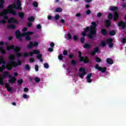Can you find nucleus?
Instances as JSON below:
<instances>
[{"label":"nucleus","instance_id":"obj_47","mask_svg":"<svg viewBox=\"0 0 126 126\" xmlns=\"http://www.w3.org/2000/svg\"><path fill=\"white\" fill-rule=\"evenodd\" d=\"M32 5L34 7H38V2H37L36 1L33 2V3H32Z\"/></svg>","mask_w":126,"mask_h":126},{"label":"nucleus","instance_id":"obj_36","mask_svg":"<svg viewBox=\"0 0 126 126\" xmlns=\"http://www.w3.org/2000/svg\"><path fill=\"white\" fill-rule=\"evenodd\" d=\"M108 20H111V19H113V14L111 13H109L108 15Z\"/></svg>","mask_w":126,"mask_h":126},{"label":"nucleus","instance_id":"obj_28","mask_svg":"<svg viewBox=\"0 0 126 126\" xmlns=\"http://www.w3.org/2000/svg\"><path fill=\"white\" fill-rule=\"evenodd\" d=\"M33 47V42L32 41H31L30 42V44L28 45L27 46V48L28 49H32V48Z\"/></svg>","mask_w":126,"mask_h":126},{"label":"nucleus","instance_id":"obj_45","mask_svg":"<svg viewBox=\"0 0 126 126\" xmlns=\"http://www.w3.org/2000/svg\"><path fill=\"white\" fill-rule=\"evenodd\" d=\"M40 81L41 80H40V78H39L38 77H36L34 78V81L37 83L40 82Z\"/></svg>","mask_w":126,"mask_h":126},{"label":"nucleus","instance_id":"obj_26","mask_svg":"<svg viewBox=\"0 0 126 126\" xmlns=\"http://www.w3.org/2000/svg\"><path fill=\"white\" fill-rule=\"evenodd\" d=\"M4 3L3 0H0V9H2L4 7V5H3Z\"/></svg>","mask_w":126,"mask_h":126},{"label":"nucleus","instance_id":"obj_1","mask_svg":"<svg viewBox=\"0 0 126 126\" xmlns=\"http://www.w3.org/2000/svg\"><path fill=\"white\" fill-rule=\"evenodd\" d=\"M92 26L89 27H87L84 30L82 33V35L84 36H87L89 39L92 40L96 35H97V31H96V27H97V24L96 22H92Z\"/></svg>","mask_w":126,"mask_h":126},{"label":"nucleus","instance_id":"obj_35","mask_svg":"<svg viewBox=\"0 0 126 126\" xmlns=\"http://www.w3.org/2000/svg\"><path fill=\"white\" fill-rule=\"evenodd\" d=\"M67 37L68 40H70V41L72 40V36H71V34H70V33L67 34Z\"/></svg>","mask_w":126,"mask_h":126},{"label":"nucleus","instance_id":"obj_19","mask_svg":"<svg viewBox=\"0 0 126 126\" xmlns=\"http://www.w3.org/2000/svg\"><path fill=\"white\" fill-rule=\"evenodd\" d=\"M79 54V58L80 60V62H82L84 61V57H82V53H81V51H78Z\"/></svg>","mask_w":126,"mask_h":126},{"label":"nucleus","instance_id":"obj_41","mask_svg":"<svg viewBox=\"0 0 126 126\" xmlns=\"http://www.w3.org/2000/svg\"><path fill=\"white\" fill-rule=\"evenodd\" d=\"M17 82H18L19 85H21V84H22V83H23V79H19L17 80Z\"/></svg>","mask_w":126,"mask_h":126},{"label":"nucleus","instance_id":"obj_21","mask_svg":"<svg viewBox=\"0 0 126 126\" xmlns=\"http://www.w3.org/2000/svg\"><path fill=\"white\" fill-rule=\"evenodd\" d=\"M100 33L103 35V36H106L107 34H108V32H107V30L105 29H102L101 30Z\"/></svg>","mask_w":126,"mask_h":126},{"label":"nucleus","instance_id":"obj_8","mask_svg":"<svg viewBox=\"0 0 126 126\" xmlns=\"http://www.w3.org/2000/svg\"><path fill=\"white\" fill-rule=\"evenodd\" d=\"M118 9H119V8L116 6L111 7L110 8V10H112V11H114V13L113 14L114 21H117L118 19H119V14L118 13V11H117Z\"/></svg>","mask_w":126,"mask_h":126},{"label":"nucleus","instance_id":"obj_30","mask_svg":"<svg viewBox=\"0 0 126 126\" xmlns=\"http://www.w3.org/2000/svg\"><path fill=\"white\" fill-rule=\"evenodd\" d=\"M7 28L8 29H15V25H9L7 26Z\"/></svg>","mask_w":126,"mask_h":126},{"label":"nucleus","instance_id":"obj_3","mask_svg":"<svg viewBox=\"0 0 126 126\" xmlns=\"http://www.w3.org/2000/svg\"><path fill=\"white\" fill-rule=\"evenodd\" d=\"M34 32H20L19 31H16L15 32V35L17 39H19V41H22V37H25L26 41H31V37L29 35H33Z\"/></svg>","mask_w":126,"mask_h":126},{"label":"nucleus","instance_id":"obj_24","mask_svg":"<svg viewBox=\"0 0 126 126\" xmlns=\"http://www.w3.org/2000/svg\"><path fill=\"white\" fill-rule=\"evenodd\" d=\"M28 21L29 22H33L35 21V18L33 16H31L28 18Z\"/></svg>","mask_w":126,"mask_h":126},{"label":"nucleus","instance_id":"obj_38","mask_svg":"<svg viewBox=\"0 0 126 126\" xmlns=\"http://www.w3.org/2000/svg\"><path fill=\"white\" fill-rule=\"evenodd\" d=\"M3 78L1 77V76L0 77V85H4V82H3Z\"/></svg>","mask_w":126,"mask_h":126},{"label":"nucleus","instance_id":"obj_11","mask_svg":"<svg viewBox=\"0 0 126 126\" xmlns=\"http://www.w3.org/2000/svg\"><path fill=\"white\" fill-rule=\"evenodd\" d=\"M126 23L124 22V21H120L118 24L119 27H122V29L125 30L126 29Z\"/></svg>","mask_w":126,"mask_h":126},{"label":"nucleus","instance_id":"obj_9","mask_svg":"<svg viewBox=\"0 0 126 126\" xmlns=\"http://www.w3.org/2000/svg\"><path fill=\"white\" fill-rule=\"evenodd\" d=\"M95 69H98L99 71H101V72H102V73L106 72V71H107V67H102L99 66V64H95Z\"/></svg>","mask_w":126,"mask_h":126},{"label":"nucleus","instance_id":"obj_42","mask_svg":"<svg viewBox=\"0 0 126 126\" xmlns=\"http://www.w3.org/2000/svg\"><path fill=\"white\" fill-rule=\"evenodd\" d=\"M80 41L81 43H82V44H84L85 42V38H84V36L81 37Z\"/></svg>","mask_w":126,"mask_h":126},{"label":"nucleus","instance_id":"obj_17","mask_svg":"<svg viewBox=\"0 0 126 126\" xmlns=\"http://www.w3.org/2000/svg\"><path fill=\"white\" fill-rule=\"evenodd\" d=\"M104 24L107 28L111 27V21L110 20H105L104 21Z\"/></svg>","mask_w":126,"mask_h":126},{"label":"nucleus","instance_id":"obj_55","mask_svg":"<svg viewBox=\"0 0 126 126\" xmlns=\"http://www.w3.org/2000/svg\"><path fill=\"white\" fill-rule=\"evenodd\" d=\"M35 70L36 71H38L39 70V66H38V65H35Z\"/></svg>","mask_w":126,"mask_h":126},{"label":"nucleus","instance_id":"obj_53","mask_svg":"<svg viewBox=\"0 0 126 126\" xmlns=\"http://www.w3.org/2000/svg\"><path fill=\"white\" fill-rule=\"evenodd\" d=\"M27 25L28 27H32V25H33V24L32 23H31V22H29L27 23Z\"/></svg>","mask_w":126,"mask_h":126},{"label":"nucleus","instance_id":"obj_43","mask_svg":"<svg viewBox=\"0 0 126 126\" xmlns=\"http://www.w3.org/2000/svg\"><path fill=\"white\" fill-rule=\"evenodd\" d=\"M73 40L74 41H78V36L76 35H74L73 36Z\"/></svg>","mask_w":126,"mask_h":126},{"label":"nucleus","instance_id":"obj_61","mask_svg":"<svg viewBox=\"0 0 126 126\" xmlns=\"http://www.w3.org/2000/svg\"><path fill=\"white\" fill-rule=\"evenodd\" d=\"M91 13V10H88L86 11V14H88V15H89V14H90Z\"/></svg>","mask_w":126,"mask_h":126},{"label":"nucleus","instance_id":"obj_6","mask_svg":"<svg viewBox=\"0 0 126 126\" xmlns=\"http://www.w3.org/2000/svg\"><path fill=\"white\" fill-rule=\"evenodd\" d=\"M3 78H5V77H8L10 78L8 80V82L9 83H10L11 84H13V83H15V82H16V78L14 76H12L7 71H5L2 74V76L1 77Z\"/></svg>","mask_w":126,"mask_h":126},{"label":"nucleus","instance_id":"obj_62","mask_svg":"<svg viewBox=\"0 0 126 126\" xmlns=\"http://www.w3.org/2000/svg\"><path fill=\"white\" fill-rule=\"evenodd\" d=\"M24 92H28V91H29V89H28V88H25L24 89Z\"/></svg>","mask_w":126,"mask_h":126},{"label":"nucleus","instance_id":"obj_51","mask_svg":"<svg viewBox=\"0 0 126 126\" xmlns=\"http://www.w3.org/2000/svg\"><path fill=\"white\" fill-rule=\"evenodd\" d=\"M23 98H24L25 99H28V98H29V95L26 94H24L23 95Z\"/></svg>","mask_w":126,"mask_h":126},{"label":"nucleus","instance_id":"obj_57","mask_svg":"<svg viewBox=\"0 0 126 126\" xmlns=\"http://www.w3.org/2000/svg\"><path fill=\"white\" fill-rule=\"evenodd\" d=\"M48 51L49 52H50V53H52V52H53V51H54V49H53V47H51V48H48Z\"/></svg>","mask_w":126,"mask_h":126},{"label":"nucleus","instance_id":"obj_64","mask_svg":"<svg viewBox=\"0 0 126 126\" xmlns=\"http://www.w3.org/2000/svg\"><path fill=\"white\" fill-rule=\"evenodd\" d=\"M65 22V21L63 20V19H62L60 20V23H64Z\"/></svg>","mask_w":126,"mask_h":126},{"label":"nucleus","instance_id":"obj_44","mask_svg":"<svg viewBox=\"0 0 126 126\" xmlns=\"http://www.w3.org/2000/svg\"><path fill=\"white\" fill-rule=\"evenodd\" d=\"M59 19H60V15L57 14L55 16L54 19L56 21H57V20H59Z\"/></svg>","mask_w":126,"mask_h":126},{"label":"nucleus","instance_id":"obj_23","mask_svg":"<svg viewBox=\"0 0 126 126\" xmlns=\"http://www.w3.org/2000/svg\"><path fill=\"white\" fill-rule=\"evenodd\" d=\"M8 60H9V61H14V60H15V55H11L10 56H8Z\"/></svg>","mask_w":126,"mask_h":126},{"label":"nucleus","instance_id":"obj_46","mask_svg":"<svg viewBox=\"0 0 126 126\" xmlns=\"http://www.w3.org/2000/svg\"><path fill=\"white\" fill-rule=\"evenodd\" d=\"M25 68L27 70H30V66L29 64H26V65L25 66Z\"/></svg>","mask_w":126,"mask_h":126},{"label":"nucleus","instance_id":"obj_37","mask_svg":"<svg viewBox=\"0 0 126 126\" xmlns=\"http://www.w3.org/2000/svg\"><path fill=\"white\" fill-rule=\"evenodd\" d=\"M79 71L80 72H86V69L83 67H81L79 68Z\"/></svg>","mask_w":126,"mask_h":126},{"label":"nucleus","instance_id":"obj_29","mask_svg":"<svg viewBox=\"0 0 126 126\" xmlns=\"http://www.w3.org/2000/svg\"><path fill=\"white\" fill-rule=\"evenodd\" d=\"M4 69H5V65L2 64L1 66H0V72H2Z\"/></svg>","mask_w":126,"mask_h":126},{"label":"nucleus","instance_id":"obj_58","mask_svg":"<svg viewBox=\"0 0 126 126\" xmlns=\"http://www.w3.org/2000/svg\"><path fill=\"white\" fill-rule=\"evenodd\" d=\"M42 28V26H41V25L38 24L36 26V29H41Z\"/></svg>","mask_w":126,"mask_h":126},{"label":"nucleus","instance_id":"obj_33","mask_svg":"<svg viewBox=\"0 0 126 126\" xmlns=\"http://www.w3.org/2000/svg\"><path fill=\"white\" fill-rule=\"evenodd\" d=\"M18 15L19 17L22 19L24 18V15H25V14L23 12H20L18 13Z\"/></svg>","mask_w":126,"mask_h":126},{"label":"nucleus","instance_id":"obj_14","mask_svg":"<svg viewBox=\"0 0 126 126\" xmlns=\"http://www.w3.org/2000/svg\"><path fill=\"white\" fill-rule=\"evenodd\" d=\"M99 47H96L94 48V51H92L90 53V55H91V56H92L93 57H94V56H95V55H96V53H98L99 54Z\"/></svg>","mask_w":126,"mask_h":126},{"label":"nucleus","instance_id":"obj_31","mask_svg":"<svg viewBox=\"0 0 126 126\" xmlns=\"http://www.w3.org/2000/svg\"><path fill=\"white\" fill-rule=\"evenodd\" d=\"M68 58L70 59V60L72 59H75V56H74V54L73 53L70 54L68 55Z\"/></svg>","mask_w":126,"mask_h":126},{"label":"nucleus","instance_id":"obj_54","mask_svg":"<svg viewBox=\"0 0 126 126\" xmlns=\"http://www.w3.org/2000/svg\"><path fill=\"white\" fill-rule=\"evenodd\" d=\"M44 66L45 68H49V64L48 63H44Z\"/></svg>","mask_w":126,"mask_h":126},{"label":"nucleus","instance_id":"obj_39","mask_svg":"<svg viewBox=\"0 0 126 126\" xmlns=\"http://www.w3.org/2000/svg\"><path fill=\"white\" fill-rule=\"evenodd\" d=\"M71 64H72L73 66H75L76 65V61L75 60L71 61Z\"/></svg>","mask_w":126,"mask_h":126},{"label":"nucleus","instance_id":"obj_59","mask_svg":"<svg viewBox=\"0 0 126 126\" xmlns=\"http://www.w3.org/2000/svg\"><path fill=\"white\" fill-rule=\"evenodd\" d=\"M38 43L37 42H34L33 44V47H38Z\"/></svg>","mask_w":126,"mask_h":126},{"label":"nucleus","instance_id":"obj_60","mask_svg":"<svg viewBox=\"0 0 126 126\" xmlns=\"http://www.w3.org/2000/svg\"><path fill=\"white\" fill-rule=\"evenodd\" d=\"M96 16H97V17H101V16H102V13H101V12L98 13L97 14Z\"/></svg>","mask_w":126,"mask_h":126},{"label":"nucleus","instance_id":"obj_63","mask_svg":"<svg viewBox=\"0 0 126 126\" xmlns=\"http://www.w3.org/2000/svg\"><path fill=\"white\" fill-rule=\"evenodd\" d=\"M123 44H125L126 42V38H123L122 39V41Z\"/></svg>","mask_w":126,"mask_h":126},{"label":"nucleus","instance_id":"obj_15","mask_svg":"<svg viewBox=\"0 0 126 126\" xmlns=\"http://www.w3.org/2000/svg\"><path fill=\"white\" fill-rule=\"evenodd\" d=\"M13 64V66H18V65H21L22 64V62L20 60L18 59L17 62L12 61V62Z\"/></svg>","mask_w":126,"mask_h":126},{"label":"nucleus","instance_id":"obj_50","mask_svg":"<svg viewBox=\"0 0 126 126\" xmlns=\"http://www.w3.org/2000/svg\"><path fill=\"white\" fill-rule=\"evenodd\" d=\"M58 59L59 60H60V61H62L63 60V55H62V54H60L58 56Z\"/></svg>","mask_w":126,"mask_h":126},{"label":"nucleus","instance_id":"obj_22","mask_svg":"<svg viewBox=\"0 0 126 126\" xmlns=\"http://www.w3.org/2000/svg\"><path fill=\"white\" fill-rule=\"evenodd\" d=\"M5 87L7 89V91L10 92L12 90V88L10 87L9 85L7 83L5 84Z\"/></svg>","mask_w":126,"mask_h":126},{"label":"nucleus","instance_id":"obj_5","mask_svg":"<svg viewBox=\"0 0 126 126\" xmlns=\"http://www.w3.org/2000/svg\"><path fill=\"white\" fill-rule=\"evenodd\" d=\"M33 55H37L36 59L38 60H40V59L42 58V54H40V51L39 50H33L29 53L25 52L23 53V56L25 58H27L29 56L32 57Z\"/></svg>","mask_w":126,"mask_h":126},{"label":"nucleus","instance_id":"obj_4","mask_svg":"<svg viewBox=\"0 0 126 126\" xmlns=\"http://www.w3.org/2000/svg\"><path fill=\"white\" fill-rule=\"evenodd\" d=\"M5 45L6 47L7 51L13 50L16 55L17 58H21V57H22V54L21 53H19V52L21 51V48L19 47V46L15 47L14 45H10V46H8V42L5 43Z\"/></svg>","mask_w":126,"mask_h":126},{"label":"nucleus","instance_id":"obj_48","mask_svg":"<svg viewBox=\"0 0 126 126\" xmlns=\"http://www.w3.org/2000/svg\"><path fill=\"white\" fill-rule=\"evenodd\" d=\"M95 62H96V63H100L101 59H100V58L96 57L95 58Z\"/></svg>","mask_w":126,"mask_h":126},{"label":"nucleus","instance_id":"obj_2","mask_svg":"<svg viewBox=\"0 0 126 126\" xmlns=\"http://www.w3.org/2000/svg\"><path fill=\"white\" fill-rule=\"evenodd\" d=\"M11 10H7L6 9H4L2 11H0V17H3V19L1 21L0 20V24L3 23V24H5L6 23V21L8 19V16L7 14H13V15H16V11L13 10L12 9Z\"/></svg>","mask_w":126,"mask_h":126},{"label":"nucleus","instance_id":"obj_56","mask_svg":"<svg viewBox=\"0 0 126 126\" xmlns=\"http://www.w3.org/2000/svg\"><path fill=\"white\" fill-rule=\"evenodd\" d=\"M30 63H34V62H35V59H34V58H31L30 59Z\"/></svg>","mask_w":126,"mask_h":126},{"label":"nucleus","instance_id":"obj_34","mask_svg":"<svg viewBox=\"0 0 126 126\" xmlns=\"http://www.w3.org/2000/svg\"><path fill=\"white\" fill-rule=\"evenodd\" d=\"M55 12H62V11H63V8L61 7H58L55 9Z\"/></svg>","mask_w":126,"mask_h":126},{"label":"nucleus","instance_id":"obj_49","mask_svg":"<svg viewBox=\"0 0 126 126\" xmlns=\"http://www.w3.org/2000/svg\"><path fill=\"white\" fill-rule=\"evenodd\" d=\"M63 55L64 56H68V52L66 50H64L63 51Z\"/></svg>","mask_w":126,"mask_h":126},{"label":"nucleus","instance_id":"obj_7","mask_svg":"<svg viewBox=\"0 0 126 126\" xmlns=\"http://www.w3.org/2000/svg\"><path fill=\"white\" fill-rule=\"evenodd\" d=\"M16 4L17 6L14 4L9 5L7 8L8 9H13V8H15V9H17L18 10H22V8L21 7V1L18 0L17 1Z\"/></svg>","mask_w":126,"mask_h":126},{"label":"nucleus","instance_id":"obj_20","mask_svg":"<svg viewBox=\"0 0 126 126\" xmlns=\"http://www.w3.org/2000/svg\"><path fill=\"white\" fill-rule=\"evenodd\" d=\"M106 63H107L108 64H113V63H114V60L111 58H107L106 59Z\"/></svg>","mask_w":126,"mask_h":126},{"label":"nucleus","instance_id":"obj_52","mask_svg":"<svg viewBox=\"0 0 126 126\" xmlns=\"http://www.w3.org/2000/svg\"><path fill=\"white\" fill-rule=\"evenodd\" d=\"M101 47H105L106 46V42L104 41H102L101 42Z\"/></svg>","mask_w":126,"mask_h":126},{"label":"nucleus","instance_id":"obj_18","mask_svg":"<svg viewBox=\"0 0 126 126\" xmlns=\"http://www.w3.org/2000/svg\"><path fill=\"white\" fill-rule=\"evenodd\" d=\"M83 48L84 49H92V45L89 43H85Z\"/></svg>","mask_w":126,"mask_h":126},{"label":"nucleus","instance_id":"obj_27","mask_svg":"<svg viewBox=\"0 0 126 126\" xmlns=\"http://www.w3.org/2000/svg\"><path fill=\"white\" fill-rule=\"evenodd\" d=\"M5 64V61L3 57H0V64Z\"/></svg>","mask_w":126,"mask_h":126},{"label":"nucleus","instance_id":"obj_25","mask_svg":"<svg viewBox=\"0 0 126 126\" xmlns=\"http://www.w3.org/2000/svg\"><path fill=\"white\" fill-rule=\"evenodd\" d=\"M116 31L112 30V31H110L109 32V36H115V35H116Z\"/></svg>","mask_w":126,"mask_h":126},{"label":"nucleus","instance_id":"obj_13","mask_svg":"<svg viewBox=\"0 0 126 126\" xmlns=\"http://www.w3.org/2000/svg\"><path fill=\"white\" fill-rule=\"evenodd\" d=\"M113 43V39L111 38H108L106 40V43L108 44L109 48H113L114 47V44Z\"/></svg>","mask_w":126,"mask_h":126},{"label":"nucleus","instance_id":"obj_40","mask_svg":"<svg viewBox=\"0 0 126 126\" xmlns=\"http://www.w3.org/2000/svg\"><path fill=\"white\" fill-rule=\"evenodd\" d=\"M85 63H89V60H88V58L86 57L85 58H84V61H83Z\"/></svg>","mask_w":126,"mask_h":126},{"label":"nucleus","instance_id":"obj_12","mask_svg":"<svg viewBox=\"0 0 126 126\" xmlns=\"http://www.w3.org/2000/svg\"><path fill=\"white\" fill-rule=\"evenodd\" d=\"M91 77H93V74L91 73H89L86 77V80L89 83H91L92 82V79Z\"/></svg>","mask_w":126,"mask_h":126},{"label":"nucleus","instance_id":"obj_16","mask_svg":"<svg viewBox=\"0 0 126 126\" xmlns=\"http://www.w3.org/2000/svg\"><path fill=\"white\" fill-rule=\"evenodd\" d=\"M8 23H18V21H17L15 18L14 17L10 18L9 19H8Z\"/></svg>","mask_w":126,"mask_h":126},{"label":"nucleus","instance_id":"obj_10","mask_svg":"<svg viewBox=\"0 0 126 126\" xmlns=\"http://www.w3.org/2000/svg\"><path fill=\"white\" fill-rule=\"evenodd\" d=\"M13 66V63L12 61H10L6 64L5 67L7 70H11Z\"/></svg>","mask_w":126,"mask_h":126},{"label":"nucleus","instance_id":"obj_32","mask_svg":"<svg viewBox=\"0 0 126 126\" xmlns=\"http://www.w3.org/2000/svg\"><path fill=\"white\" fill-rule=\"evenodd\" d=\"M86 74H87V73L86 72H82V73H79V77H80V78H83L84 77V76L86 75Z\"/></svg>","mask_w":126,"mask_h":126}]
</instances>
